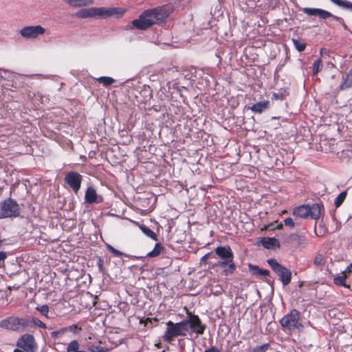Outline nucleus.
<instances>
[{
    "label": "nucleus",
    "instance_id": "obj_15",
    "mask_svg": "<svg viewBox=\"0 0 352 352\" xmlns=\"http://www.w3.org/2000/svg\"><path fill=\"white\" fill-rule=\"evenodd\" d=\"M214 252L221 259H234V254L229 245L218 246L215 248Z\"/></svg>",
    "mask_w": 352,
    "mask_h": 352
},
{
    "label": "nucleus",
    "instance_id": "obj_42",
    "mask_svg": "<svg viewBox=\"0 0 352 352\" xmlns=\"http://www.w3.org/2000/svg\"><path fill=\"white\" fill-rule=\"evenodd\" d=\"M351 273H352V263L349 265H348L344 271L342 272V274L346 275V278H347Z\"/></svg>",
    "mask_w": 352,
    "mask_h": 352
},
{
    "label": "nucleus",
    "instance_id": "obj_36",
    "mask_svg": "<svg viewBox=\"0 0 352 352\" xmlns=\"http://www.w3.org/2000/svg\"><path fill=\"white\" fill-rule=\"evenodd\" d=\"M322 64V60L320 58L317 59L313 63V75H316L319 72L320 67Z\"/></svg>",
    "mask_w": 352,
    "mask_h": 352
},
{
    "label": "nucleus",
    "instance_id": "obj_14",
    "mask_svg": "<svg viewBox=\"0 0 352 352\" xmlns=\"http://www.w3.org/2000/svg\"><path fill=\"white\" fill-rule=\"evenodd\" d=\"M85 201L87 204L100 203L102 201L101 197L97 195L96 190L92 186H89L85 194Z\"/></svg>",
    "mask_w": 352,
    "mask_h": 352
},
{
    "label": "nucleus",
    "instance_id": "obj_11",
    "mask_svg": "<svg viewBox=\"0 0 352 352\" xmlns=\"http://www.w3.org/2000/svg\"><path fill=\"white\" fill-rule=\"evenodd\" d=\"M82 176L78 172H68L65 177V183L77 195L80 189Z\"/></svg>",
    "mask_w": 352,
    "mask_h": 352
},
{
    "label": "nucleus",
    "instance_id": "obj_32",
    "mask_svg": "<svg viewBox=\"0 0 352 352\" xmlns=\"http://www.w3.org/2000/svg\"><path fill=\"white\" fill-rule=\"evenodd\" d=\"M230 263L228 265V267L223 270V274L226 276L232 274L236 270V265L234 263V259L230 260Z\"/></svg>",
    "mask_w": 352,
    "mask_h": 352
},
{
    "label": "nucleus",
    "instance_id": "obj_12",
    "mask_svg": "<svg viewBox=\"0 0 352 352\" xmlns=\"http://www.w3.org/2000/svg\"><path fill=\"white\" fill-rule=\"evenodd\" d=\"M16 346L26 352H35L36 349L34 337L29 333L21 336L16 341Z\"/></svg>",
    "mask_w": 352,
    "mask_h": 352
},
{
    "label": "nucleus",
    "instance_id": "obj_4",
    "mask_svg": "<svg viewBox=\"0 0 352 352\" xmlns=\"http://www.w3.org/2000/svg\"><path fill=\"white\" fill-rule=\"evenodd\" d=\"M166 325V330L162 336V340L164 342L171 343L174 338L177 336H186L187 334L186 324L183 320L177 323L168 321Z\"/></svg>",
    "mask_w": 352,
    "mask_h": 352
},
{
    "label": "nucleus",
    "instance_id": "obj_17",
    "mask_svg": "<svg viewBox=\"0 0 352 352\" xmlns=\"http://www.w3.org/2000/svg\"><path fill=\"white\" fill-rule=\"evenodd\" d=\"M352 87V70L342 76V82L339 86V91Z\"/></svg>",
    "mask_w": 352,
    "mask_h": 352
},
{
    "label": "nucleus",
    "instance_id": "obj_21",
    "mask_svg": "<svg viewBox=\"0 0 352 352\" xmlns=\"http://www.w3.org/2000/svg\"><path fill=\"white\" fill-rule=\"evenodd\" d=\"M74 7H82L94 3V0H64Z\"/></svg>",
    "mask_w": 352,
    "mask_h": 352
},
{
    "label": "nucleus",
    "instance_id": "obj_10",
    "mask_svg": "<svg viewBox=\"0 0 352 352\" xmlns=\"http://www.w3.org/2000/svg\"><path fill=\"white\" fill-rule=\"evenodd\" d=\"M188 319L184 320V322L186 324L187 332L190 328L192 333H195L197 335H202L206 329V326L202 324V322L197 315L192 314L190 311H187Z\"/></svg>",
    "mask_w": 352,
    "mask_h": 352
},
{
    "label": "nucleus",
    "instance_id": "obj_5",
    "mask_svg": "<svg viewBox=\"0 0 352 352\" xmlns=\"http://www.w3.org/2000/svg\"><path fill=\"white\" fill-rule=\"evenodd\" d=\"M280 325L286 331L290 332L299 330L303 327L300 322V312L293 309L280 320Z\"/></svg>",
    "mask_w": 352,
    "mask_h": 352
},
{
    "label": "nucleus",
    "instance_id": "obj_7",
    "mask_svg": "<svg viewBox=\"0 0 352 352\" xmlns=\"http://www.w3.org/2000/svg\"><path fill=\"white\" fill-rule=\"evenodd\" d=\"M28 321L26 318L10 316L0 322V327L9 331L22 332L27 330Z\"/></svg>",
    "mask_w": 352,
    "mask_h": 352
},
{
    "label": "nucleus",
    "instance_id": "obj_35",
    "mask_svg": "<svg viewBox=\"0 0 352 352\" xmlns=\"http://www.w3.org/2000/svg\"><path fill=\"white\" fill-rule=\"evenodd\" d=\"M270 344L265 343L261 346H256L253 349L252 352H266L270 349Z\"/></svg>",
    "mask_w": 352,
    "mask_h": 352
},
{
    "label": "nucleus",
    "instance_id": "obj_19",
    "mask_svg": "<svg viewBox=\"0 0 352 352\" xmlns=\"http://www.w3.org/2000/svg\"><path fill=\"white\" fill-rule=\"evenodd\" d=\"M26 320L28 321V325H27V329L38 327L41 329H46V324L37 318H26Z\"/></svg>",
    "mask_w": 352,
    "mask_h": 352
},
{
    "label": "nucleus",
    "instance_id": "obj_27",
    "mask_svg": "<svg viewBox=\"0 0 352 352\" xmlns=\"http://www.w3.org/2000/svg\"><path fill=\"white\" fill-rule=\"evenodd\" d=\"M96 80L99 83L102 84L104 87H109L116 82L113 78L108 76H101L97 78Z\"/></svg>",
    "mask_w": 352,
    "mask_h": 352
},
{
    "label": "nucleus",
    "instance_id": "obj_50",
    "mask_svg": "<svg viewBox=\"0 0 352 352\" xmlns=\"http://www.w3.org/2000/svg\"><path fill=\"white\" fill-rule=\"evenodd\" d=\"M58 333H59V332H53V333H52V335H53V336H54V335L58 334Z\"/></svg>",
    "mask_w": 352,
    "mask_h": 352
},
{
    "label": "nucleus",
    "instance_id": "obj_16",
    "mask_svg": "<svg viewBox=\"0 0 352 352\" xmlns=\"http://www.w3.org/2000/svg\"><path fill=\"white\" fill-rule=\"evenodd\" d=\"M270 108V101L265 100L257 102L250 107V109L255 113H261Z\"/></svg>",
    "mask_w": 352,
    "mask_h": 352
},
{
    "label": "nucleus",
    "instance_id": "obj_22",
    "mask_svg": "<svg viewBox=\"0 0 352 352\" xmlns=\"http://www.w3.org/2000/svg\"><path fill=\"white\" fill-rule=\"evenodd\" d=\"M164 250V247L160 243L155 245L152 251L149 252L146 256L149 258H154L158 256L161 252Z\"/></svg>",
    "mask_w": 352,
    "mask_h": 352
},
{
    "label": "nucleus",
    "instance_id": "obj_40",
    "mask_svg": "<svg viewBox=\"0 0 352 352\" xmlns=\"http://www.w3.org/2000/svg\"><path fill=\"white\" fill-rule=\"evenodd\" d=\"M89 350L91 352H104V347L100 345H92L89 346Z\"/></svg>",
    "mask_w": 352,
    "mask_h": 352
},
{
    "label": "nucleus",
    "instance_id": "obj_2",
    "mask_svg": "<svg viewBox=\"0 0 352 352\" xmlns=\"http://www.w3.org/2000/svg\"><path fill=\"white\" fill-rule=\"evenodd\" d=\"M124 10L119 8H83L77 11L75 16L80 19L89 17L105 19L114 15H122Z\"/></svg>",
    "mask_w": 352,
    "mask_h": 352
},
{
    "label": "nucleus",
    "instance_id": "obj_18",
    "mask_svg": "<svg viewBox=\"0 0 352 352\" xmlns=\"http://www.w3.org/2000/svg\"><path fill=\"white\" fill-rule=\"evenodd\" d=\"M249 270L253 275L261 276H269L270 272L268 270L260 269L258 265H254L249 264Z\"/></svg>",
    "mask_w": 352,
    "mask_h": 352
},
{
    "label": "nucleus",
    "instance_id": "obj_43",
    "mask_svg": "<svg viewBox=\"0 0 352 352\" xmlns=\"http://www.w3.org/2000/svg\"><path fill=\"white\" fill-rule=\"evenodd\" d=\"M284 223L286 226H289L290 228H294L295 224L294 222L291 217H287L284 220Z\"/></svg>",
    "mask_w": 352,
    "mask_h": 352
},
{
    "label": "nucleus",
    "instance_id": "obj_37",
    "mask_svg": "<svg viewBox=\"0 0 352 352\" xmlns=\"http://www.w3.org/2000/svg\"><path fill=\"white\" fill-rule=\"evenodd\" d=\"M230 259H222L221 261H219L217 263H214L212 266V268L216 267H226L230 263Z\"/></svg>",
    "mask_w": 352,
    "mask_h": 352
},
{
    "label": "nucleus",
    "instance_id": "obj_49",
    "mask_svg": "<svg viewBox=\"0 0 352 352\" xmlns=\"http://www.w3.org/2000/svg\"><path fill=\"white\" fill-rule=\"evenodd\" d=\"M314 232H315V234L316 235V236H320V235H319L317 232H316V228L315 227V229H314Z\"/></svg>",
    "mask_w": 352,
    "mask_h": 352
},
{
    "label": "nucleus",
    "instance_id": "obj_46",
    "mask_svg": "<svg viewBox=\"0 0 352 352\" xmlns=\"http://www.w3.org/2000/svg\"><path fill=\"white\" fill-rule=\"evenodd\" d=\"M282 228H283V223H280L277 225L276 229L280 230Z\"/></svg>",
    "mask_w": 352,
    "mask_h": 352
},
{
    "label": "nucleus",
    "instance_id": "obj_39",
    "mask_svg": "<svg viewBox=\"0 0 352 352\" xmlns=\"http://www.w3.org/2000/svg\"><path fill=\"white\" fill-rule=\"evenodd\" d=\"M108 250L111 252L116 256H122L123 253L116 249H115L113 246L108 245H107Z\"/></svg>",
    "mask_w": 352,
    "mask_h": 352
},
{
    "label": "nucleus",
    "instance_id": "obj_33",
    "mask_svg": "<svg viewBox=\"0 0 352 352\" xmlns=\"http://www.w3.org/2000/svg\"><path fill=\"white\" fill-rule=\"evenodd\" d=\"M79 344L77 340H73L68 344L67 352H78Z\"/></svg>",
    "mask_w": 352,
    "mask_h": 352
},
{
    "label": "nucleus",
    "instance_id": "obj_47",
    "mask_svg": "<svg viewBox=\"0 0 352 352\" xmlns=\"http://www.w3.org/2000/svg\"><path fill=\"white\" fill-rule=\"evenodd\" d=\"M291 237L294 238V239H296V238H299V236L298 234H294L291 235Z\"/></svg>",
    "mask_w": 352,
    "mask_h": 352
},
{
    "label": "nucleus",
    "instance_id": "obj_41",
    "mask_svg": "<svg viewBox=\"0 0 352 352\" xmlns=\"http://www.w3.org/2000/svg\"><path fill=\"white\" fill-rule=\"evenodd\" d=\"M97 265H98V270L100 271V272L104 274V271H105V269H104V261L102 258H98V261H97Z\"/></svg>",
    "mask_w": 352,
    "mask_h": 352
},
{
    "label": "nucleus",
    "instance_id": "obj_26",
    "mask_svg": "<svg viewBox=\"0 0 352 352\" xmlns=\"http://www.w3.org/2000/svg\"><path fill=\"white\" fill-rule=\"evenodd\" d=\"M346 275L342 274L341 276H336L333 278V283L338 286H342L345 288H350V285L346 283Z\"/></svg>",
    "mask_w": 352,
    "mask_h": 352
},
{
    "label": "nucleus",
    "instance_id": "obj_44",
    "mask_svg": "<svg viewBox=\"0 0 352 352\" xmlns=\"http://www.w3.org/2000/svg\"><path fill=\"white\" fill-rule=\"evenodd\" d=\"M7 256V254L5 252H0V262H3Z\"/></svg>",
    "mask_w": 352,
    "mask_h": 352
},
{
    "label": "nucleus",
    "instance_id": "obj_31",
    "mask_svg": "<svg viewBox=\"0 0 352 352\" xmlns=\"http://www.w3.org/2000/svg\"><path fill=\"white\" fill-rule=\"evenodd\" d=\"M330 1L338 6L342 7L344 8L352 10V3L350 1H343V0H330Z\"/></svg>",
    "mask_w": 352,
    "mask_h": 352
},
{
    "label": "nucleus",
    "instance_id": "obj_38",
    "mask_svg": "<svg viewBox=\"0 0 352 352\" xmlns=\"http://www.w3.org/2000/svg\"><path fill=\"white\" fill-rule=\"evenodd\" d=\"M210 257H215L214 254L212 252H210L207 254H206L204 256H203L201 258L200 262L201 264H207L208 263V259Z\"/></svg>",
    "mask_w": 352,
    "mask_h": 352
},
{
    "label": "nucleus",
    "instance_id": "obj_8",
    "mask_svg": "<svg viewBox=\"0 0 352 352\" xmlns=\"http://www.w3.org/2000/svg\"><path fill=\"white\" fill-rule=\"evenodd\" d=\"M272 270L279 276L280 280L284 286L289 285L292 280V272L280 264L275 258L267 261Z\"/></svg>",
    "mask_w": 352,
    "mask_h": 352
},
{
    "label": "nucleus",
    "instance_id": "obj_30",
    "mask_svg": "<svg viewBox=\"0 0 352 352\" xmlns=\"http://www.w3.org/2000/svg\"><path fill=\"white\" fill-rule=\"evenodd\" d=\"M289 92L286 90H281L279 92L274 93L272 98L276 100H283L289 96Z\"/></svg>",
    "mask_w": 352,
    "mask_h": 352
},
{
    "label": "nucleus",
    "instance_id": "obj_20",
    "mask_svg": "<svg viewBox=\"0 0 352 352\" xmlns=\"http://www.w3.org/2000/svg\"><path fill=\"white\" fill-rule=\"evenodd\" d=\"M261 243L264 248L270 249L272 247H279V241L275 238L264 237L261 240Z\"/></svg>",
    "mask_w": 352,
    "mask_h": 352
},
{
    "label": "nucleus",
    "instance_id": "obj_45",
    "mask_svg": "<svg viewBox=\"0 0 352 352\" xmlns=\"http://www.w3.org/2000/svg\"><path fill=\"white\" fill-rule=\"evenodd\" d=\"M204 352H220L218 349L214 346L211 347L210 349L206 350Z\"/></svg>",
    "mask_w": 352,
    "mask_h": 352
},
{
    "label": "nucleus",
    "instance_id": "obj_23",
    "mask_svg": "<svg viewBox=\"0 0 352 352\" xmlns=\"http://www.w3.org/2000/svg\"><path fill=\"white\" fill-rule=\"evenodd\" d=\"M140 229L141 231L146 235L148 237L151 238V239L157 241L158 240L157 234L151 230L149 228L144 225L140 226Z\"/></svg>",
    "mask_w": 352,
    "mask_h": 352
},
{
    "label": "nucleus",
    "instance_id": "obj_24",
    "mask_svg": "<svg viewBox=\"0 0 352 352\" xmlns=\"http://www.w3.org/2000/svg\"><path fill=\"white\" fill-rule=\"evenodd\" d=\"M314 265L316 267L322 269L325 265V257L322 254L318 253L314 257Z\"/></svg>",
    "mask_w": 352,
    "mask_h": 352
},
{
    "label": "nucleus",
    "instance_id": "obj_29",
    "mask_svg": "<svg viewBox=\"0 0 352 352\" xmlns=\"http://www.w3.org/2000/svg\"><path fill=\"white\" fill-rule=\"evenodd\" d=\"M346 191H343L338 195L334 201V205L336 208L340 207L342 204L346 197Z\"/></svg>",
    "mask_w": 352,
    "mask_h": 352
},
{
    "label": "nucleus",
    "instance_id": "obj_1",
    "mask_svg": "<svg viewBox=\"0 0 352 352\" xmlns=\"http://www.w3.org/2000/svg\"><path fill=\"white\" fill-rule=\"evenodd\" d=\"M170 12L167 6H158L145 10L138 19L132 21V24L138 30H146L155 24L166 21Z\"/></svg>",
    "mask_w": 352,
    "mask_h": 352
},
{
    "label": "nucleus",
    "instance_id": "obj_13",
    "mask_svg": "<svg viewBox=\"0 0 352 352\" xmlns=\"http://www.w3.org/2000/svg\"><path fill=\"white\" fill-rule=\"evenodd\" d=\"M46 30L41 25L26 26L20 30V34L26 38H35L38 36L44 34Z\"/></svg>",
    "mask_w": 352,
    "mask_h": 352
},
{
    "label": "nucleus",
    "instance_id": "obj_3",
    "mask_svg": "<svg viewBox=\"0 0 352 352\" xmlns=\"http://www.w3.org/2000/svg\"><path fill=\"white\" fill-rule=\"evenodd\" d=\"M324 212L322 204H303L293 210L292 214L303 219H318Z\"/></svg>",
    "mask_w": 352,
    "mask_h": 352
},
{
    "label": "nucleus",
    "instance_id": "obj_48",
    "mask_svg": "<svg viewBox=\"0 0 352 352\" xmlns=\"http://www.w3.org/2000/svg\"><path fill=\"white\" fill-rule=\"evenodd\" d=\"M14 352H25V351H24V350H23V351H22V350H21V349H14Z\"/></svg>",
    "mask_w": 352,
    "mask_h": 352
},
{
    "label": "nucleus",
    "instance_id": "obj_9",
    "mask_svg": "<svg viewBox=\"0 0 352 352\" xmlns=\"http://www.w3.org/2000/svg\"><path fill=\"white\" fill-rule=\"evenodd\" d=\"M302 12L309 16H318L320 19H327L331 17L333 19L339 22L345 30H349L348 25L345 23L342 18L335 16L327 10L320 8H304Z\"/></svg>",
    "mask_w": 352,
    "mask_h": 352
},
{
    "label": "nucleus",
    "instance_id": "obj_25",
    "mask_svg": "<svg viewBox=\"0 0 352 352\" xmlns=\"http://www.w3.org/2000/svg\"><path fill=\"white\" fill-rule=\"evenodd\" d=\"M292 41L295 48L300 52H303L307 46L305 41L302 38H292Z\"/></svg>",
    "mask_w": 352,
    "mask_h": 352
},
{
    "label": "nucleus",
    "instance_id": "obj_6",
    "mask_svg": "<svg viewBox=\"0 0 352 352\" xmlns=\"http://www.w3.org/2000/svg\"><path fill=\"white\" fill-rule=\"evenodd\" d=\"M21 208L18 203L9 197L0 202V219L18 217Z\"/></svg>",
    "mask_w": 352,
    "mask_h": 352
},
{
    "label": "nucleus",
    "instance_id": "obj_28",
    "mask_svg": "<svg viewBox=\"0 0 352 352\" xmlns=\"http://www.w3.org/2000/svg\"><path fill=\"white\" fill-rule=\"evenodd\" d=\"M67 331L72 332L74 334H78L82 331V328L77 324H72L67 327L62 329L60 332L64 333Z\"/></svg>",
    "mask_w": 352,
    "mask_h": 352
},
{
    "label": "nucleus",
    "instance_id": "obj_34",
    "mask_svg": "<svg viewBox=\"0 0 352 352\" xmlns=\"http://www.w3.org/2000/svg\"><path fill=\"white\" fill-rule=\"evenodd\" d=\"M36 309L43 316H45L46 318H49L48 313L50 311V308L48 305H43L42 306H38L36 307Z\"/></svg>",
    "mask_w": 352,
    "mask_h": 352
}]
</instances>
